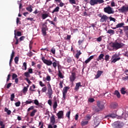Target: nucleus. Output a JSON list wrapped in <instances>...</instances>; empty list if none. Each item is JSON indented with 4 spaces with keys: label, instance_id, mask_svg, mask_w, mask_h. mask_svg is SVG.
<instances>
[{
    "label": "nucleus",
    "instance_id": "680f3d73",
    "mask_svg": "<svg viewBox=\"0 0 128 128\" xmlns=\"http://www.w3.org/2000/svg\"><path fill=\"white\" fill-rule=\"evenodd\" d=\"M14 51L12 50V54H11V56H10V58H14Z\"/></svg>",
    "mask_w": 128,
    "mask_h": 128
},
{
    "label": "nucleus",
    "instance_id": "774afa93",
    "mask_svg": "<svg viewBox=\"0 0 128 128\" xmlns=\"http://www.w3.org/2000/svg\"><path fill=\"white\" fill-rule=\"evenodd\" d=\"M118 30H119V32L120 34H124V32H122V30L119 28L118 29Z\"/></svg>",
    "mask_w": 128,
    "mask_h": 128
},
{
    "label": "nucleus",
    "instance_id": "3c124183",
    "mask_svg": "<svg viewBox=\"0 0 128 128\" xmlns=\"http://www.w3.org/2000/svg\"><path fill=\"white\" fill-rule=\"evenodd\" d=\"M88 102H94V98H89L88 99Z\"/></svg>",
    "mask_w": 128,
    "mask_h": 128
},
{
    "label": "nucleus",
    "instance_id": "0eeeda50",
    "mask_svg": "<svg viewBox=\"0 0 128 128\" xmlns=\"http://www.w3.org/2000/svg\"><path fill=\"white\" fill-rule=\"evenodd\" d=\"M119 12H121L122 14H124L126 12H128V6H122L118 10Z\"/></svg>",
    "mask_w": 128,
    "mask_h": 128
},
{
    "label": "nucleus",
    "instance_id": "49530a36",
    "mask_svg": "<svg viewBox=\"0 0 128 128\" xmlns=\"http://www.w3.org/2000/svg\"><path fill=\"white\" fill-rule=\"evenodd\" d=\"M14 62H15V64H18V56L15 57Z\"/></svg>",
    "mask_w": 128,
    "mask_h": 128
},
{
    "label": "nucleus",
    "instance_id": "7c9ffc66",
    "mask_svg": "<svg viewBox=\"0 0 128 128\" xmlns=\"http://www.w3.org/2000/svg\"><path fill=\"white\" fill-rule=\"evenodd\" d=\"M107 34H114V30L110 29L108 30Z\"/></svg>",
    "mask_w": 128,
    "mask_h": 128
},
{
    "label": "nucleus",
    "instance_id": "6e6d98bb",
    "mask_svg": "<svg viewBox=\"0 0 128 128\" xmlns=\"http://www.w3.org/2000/svg\"><path fill=\"white\" fill-rule=\"evenodd\" d=\"M52 64H53V67L56 70V66H58V64L56 62H54L53 63H52Z\"/></svg>",
    "mask_w": 128,
    "mask_h": 128
},
{
    "label": "nucleus",
    "instance_id": "58836bf2",
    "mask_svg": "<svg viewBox=\"0 0 128 128\" xmlns=\"http://www.w3.org/2000/svg\"><path fill=\"white\" fill-rule=\"evenodd\" d=\"M102 36H100L99 38H96V40H97V42H102Z\"/></svg>",
    "mask_w": 128,
    "mask_h": 128
},
{
    "label": "nucleus",
    "instance_id": "79ce46f5",
    "mask_svg": "<svg viewBox=\"0 0 128 128\" xmlns=\"http://www.w3.org/2000/svg\"><path fill=\"white\" fill-rule=\"evenodd\" d=\"M104 60H106V62L110 60V56L108 54L106 55Z\"/></svg>",
    "mask_w": 128,
    "mask_h": 128
},
{
    "label": "nucleus",
    "instance_id": "20e7f679",
    "mask_svg": "<svg viewBox=\"0 0 128 128\" xmlns=\"http://www.w3.org/2000/svg\"><path fill=\"white\" fill-rule=\"evenodd\" d=\"M104 10L106 14H114V10L112 8V7L110 6L104 8Z\"/></svg>",
    "mask_w": 128,
    "mask_h": 128
},
{
    "label": "nucleus",
    "instance_id": "f3484780",
    "mask_svg": "<svg viewBox=\"0 0 128 128\" xmlns=\"http://www.w3.org/2000/svg\"><path fill=\"white\" fill-rule=\"evenodd\" d=\"M48 96L49 98H52V94H54V92L52 91V89L51 88H49L48 89Z\"/></svg>",
    "mask_w": 128,
    "mask_h": 128
},
{
    "label": "nucleus",
    "instance_id": "2f4dec72",
    "mask_svg": "<svg viewBox=\"0 0 128 128\" xmlns=\"http://www.w3.org/2000/svg\"><path fill=\"white\" fill-rule=\"evenodd\" d=\"M88 124V121H82L81 122V126H86Z\"/></svg>",
    "mask_w": 128,
    "mask_h": 128
},
{
    "label": "nucleus",
    "instance_id": "69168bd1",
    "mask_svg": "<svg viewBox=\"0 0 128 128\" xmlns=\"http://www.w3.org/2000/svg\"><path fill=\"white\" fill-rule=\"evenodd\" d=\"M50 76H46V80H48V82H50Z\"/></svg>",
    "mask_w": 128,
    "mask_h": 128
},
{
    "label": "nucleus",
    "instance_id": "09e8293b",
    "mask_svg": "<svg viewBox=\"0 0 128 128\" xmlns=\"http://www.w3.org/2000/svg\"><path fill=\"white\" fill-rule=\"evenodd\" d=\"M34 106H31L30 108H29L28 109L27 111L28 112H30V110H34Z\"/></svg>",
    "mask_w": 128,
    "mask_h": 128
},
{
    "label": "nucleus",
    "instance_id": "a19ab883",
    "mask_svg": "<svg viewBox=\"0 0 128 128\" xmlns=\"http://www.w3.org/2000/svg\"><path fill=\"white\" fill-rule=\"evenodd\" d=\"M14 94H12L10 96V100L14 102Z\"/></svg>",
    "mask_w": 128,
    "mask_h": 128
},
{
    "label": "nucleus",
    "instance_id": "473e14b6",
    "mask_svg": "<svg viewBox=\"0 0 128 128\" xmlns=\"http://www.w3.org/2000/svg\"><path fill=\"white\" fill-rule=\"evenodd\" d=\"M58 106V102H56V100L54 101V104H53V108H54V110H56V108Z\"/></svg>",
    "mask_w": 128,
    "mask_h": 128
},
{
    "label": "nucleus",
    "instance_id": "f03ea898",
    "mask_svg": "<svg viewBox=\"0 0 128 128\" xmlns=\"http://www.w3.org/2000/svg\"><path fill=\"white\" fill-rule=\"evenodd\" d=\"M46 24L47 22H46L42 24V32L44 36H46V30H48V26H46Z\"/></svg>",
    "mask_w": 128,
    "mask_h": 128
},
{
    "label": "nucleus",
    "instance_id": "e433bc0d",
    "mask_svg": "<svg viewBox=\"0 0 128 128\" xmlns=\"http://www.w3.org/2000/svg\"><path fill=\"white\" fill-rule=\"evenodd\" d=\"M26 54L28 56H30V58H32V56H34V54H32V52L31 51L28 52Z\"/></svg>",
    "mask_w": 128,
    "mask_h": 128
},
{
    "label": "nucleus",
    "instance_id": "a878e982",
    "mask_svg": "<svg viewBox=\"0 0 128 128\" xmlns=\"http://www.w3.org/2000/svg\"><path fill=\"white\" fill-rule=\"evenodd\" d=\"M4 111L5 112H6L7 114H8V116H10V114H12V111H10V110H9L8 108H5L4 109Z\"/></svg>",
    "mask_w": 128,
    "mask_h": 128
},
{
    "label": "nucleus",
    "instance_id": "e2e57ef3",
    "mask_svg": "<svg viewBox=\"0 0 128 128\" xmlns=\"http://www.w3.org/2000/svg\"><path fill=\"white\" fill-rule=\"evenodd\" d=\"M0 126H6V125H4V124L2 121H0Z\"/></svg>",
    "mask_w": 128,
    "mask_h": 128
},
{
    "label": "nucleus",
    "instance_id": "ddd939ff",
    "mask_svg": "<svg viewBox=\"0 0 128 128\" xmlns=\"http://www.w3.org/2000/svg\"><path fill=\"white\" fill-rule=\"evenodd\" d=\"M128 113H123L122 114V116H118V118L119 120H120L122 118H124V120H128Z\"/></svg>",
    "mask_w": 128,
    "mask_h": 128
},
{
    "label": "nucleus",
    "instance_id": "f704fd0d",
    "mask_svg": "<svg viewBox=\"0 0 128 128\" xmlns=\"http://www.w3.org/2000/svg\"><path fill=\"white\" fill-rule=\"evenodd\" d=\"M24 76L26 78H30V73L28 72H25L24 73Z\"/></svg>",
    "mask_w": 128,
    "mask_h": 128
},
{
    "label": "nucleus",
    "instance_id": "052dcab7",
    "mask_svg": "<svg viewBox=\"0 0 128 128\" xmlns=\"http://www.w3.org/2000/svg\"><path fill=\"white\" fill-rule=\"evenodd\" d=\"M16 106H20V102H18L15 103Z\"/></svg>",
    "mask_w": 128,
    "mask_h": 128
},
{
    "label": "nucleus",
    "instance_id": "72a5a7b5",
    "mask_svg": "<svg viewBox=\"0 0 128 128\" xmlns=\"http://www.w3.org/2000/svg\"><path fill=\"white\" fill-rule=\"evenodd\" d=\"M82 54V52H80V50L79 52H78L76 54V58H80V56Z\"/></svg>",
    "mask_w": 128,
    "mask_h": 128
},
{
    "label": "nucleus",
    "instance_id": "393cba45",
    "mask_svg": "<svg viewBox=\"0 0 128 128\" xmlns=\"http://www.w3.org/2000/svg\"><path fill=\"white\" fill-rule=\"evenodd\" d=\"M26 10H28V12H32V5H29L28 7L26 8Z\"/></svg>",
    "mask_w": 128,
    "mask_h": 128
},
{
    "label": "nucleus",
    "instance_id": "39448f33",
    "mask_svg": "<svg viewBox=\"0 0 128 128\" xmlns=\"http://www.w3.org/2000/svg\"><path fill=\"white\" fill-rule=\"evenodd\" d=\"M98 16L101 18L100 19V22H106V20H108V16L104 14L103 16H102L100 14H98Z\"/></svg>",
    "mask_w": 128,
    "mask_h": 128
},
{
    "label": "nucleus",
    "instance_id": "9d476101",
    "mask_svg": "<svg viewBox=\"0 0 128 128\" xmlns=\"http://www.w3.org/2000/svg\"><path fill=\"white\" fill-rule=\"evenodd\" d=\"M112 126L114 128H122V125L120 122L118 121L115 122L114 124H112Z\"/></svg>",
    "mask_w": 128,
    "mask_h": 128
},
{
    "label": "nucleus",
    "instance_id": "5fc2aeb1",
    "mask_svg": "<svg viewBox=\"0 0 128 128\" xmlns=\"http://www.w3.org/2000/svg\"><path fill=\"white\" fill-rule=\"evenodd\" d=\"M66 62H68V64L72 62V58L68 57L66 59Z\"/></svg>",
    "mask_w": 128,
    "mask_h": 128
},
{
    "label": "nucleus",
    "instance_id": "603ef678",
    "mask_svg": "<svg viewBox=\"0 0 128 128\" xmlns=\"http://www.w3.org/2000/svg\"><path fill=\"white\" fill-rule=\"evenodd\" d=\"M16 36H22V32L18 31L16 32Z\"/></svg>",
    "mask_w": 128,
    "mask_h": 128
},
{
    "label": "nucleus",
    "instance_id": "c03bdc74",
    "mask_svg": "<svg viewBox=\"0 0 128 128\" xmlns=\"http://www.w3.org/2000/svg\"><path fill=\"white\" fill-rule=\"evenodd\" d=\"M69 2L71 4H76V0H69Z\"/></svg>",
    "mask_w": 128,
    "mask_h": 128
},
{
    "label": "nucleus",
    "instance_id": "f8f14e48",
    "mask_svg": "<svg viewBox=\"0 0 128 128\" xmlns=\"http://www.w3.org/2000/svg\"><path fill=\"white\" fill-rule=\"evenodd\" d=\"M76 72H72V73L71 76H70V82H74V80H76Z\"/></svg>",
    "mask_w": 128,
    "mask_h": 128
},
{
    "label": "nucleus",
    "instance_id": "c85d7f7f",
    "mask_svg": "<svg viewBox=\"0 0 128 128\" xmlns=\"http://www.w3.org/2000/svg\"><path fill=\"white\" fill-rule=\"evenodd\" d=\"M120 92L122 94H126V88H122L120 90Z\"/></svg>",
    "mask_w": 128,
    "mask_h": 128
},
{
    "label": "nucleus",
    "instance_id": "13d9d810",
    "mask_svg": "<svg viewBox=\"0 0 128 128\" xmlns=\"http://www.w3.org/2000/svg\"><path fill=\"white\" fill-rule=\"evenodd\" d=\"M51 52L53 54H56V48H52L51 50Z\"/></svg>",
    "mask_w": 128,
    "mask_h": 128
},
{
    "label": "nucleus",
    "instance_id": "c9c22d12",
    "mask_svg": "<svg viewBox=\"0 0 128 128\" xmlns=\"http://www.w3.org/2000/svg\"><path fill=\"white\" fill-rule=\"evenodd\" d=\"M66 116L70 120V111H68L66 113Z\"/></svg>",
    "mask_w": 128,
    "mask_h": 128
},
{
    "label": "nucleus",
    "instance_id": "1a4fd4ad",
    "mask_svg": "<svg viewBox=\"0 0 128 128\" xmlns=\"http://www.w3.org/2000/svg\"><path fill=\"white\" fill-rule=\"evenodd\" d=\"M116 28H124V30L126 32V30H128V26H124V22L118 23L116 25Z\"/></svg>",
    "mask_w": 128,
    "mask_h": 128
},
{
    "label": "nucleus",
    "instance_id": "4be33fe9",
    "mask_svg": "<svg viewBox=\"0 0 128 128\" xmlns=\"http://www.w3.org/2000/svg\"><path fill=\"white\" fill-rule=\"evenodd\" d=\"M38 110L36 109H34L30 114V116L34 118L36 116V113L37 112Z\"/></svg>",
    "mask_w": 128,
    "mask_h": 128
},
{
    "label": "nucleus",
    "instance_id": "5701e85b",
    "mask_svg": "<svg viewBox=\"0 0 128 128\" xmlns=\"http://www.w3.org/2000/svg\"><path fill=\"white\" fill-rule=\"evenodd\" d=\"M108 117L112 118H116V114H109L106 116V118H108Z\"/></svg>",
    "mask_w": 128,
    "mask_h": 128
},
{
    "label": "nucleus",
    "instance_id": "4c0bfd02",
    "mask_svg": "<svg viewBox=\"0 0 128 128\" xmlns=\"http://www.w3.org/2000/svg\"><path fill=\"white\" fill-rule=\"evenodd\" d=\"M28 86L27 87L25 86L24 88L22 90V92H23L24 94H26V92H28Z\"/></svg>",
    "mask_w": 128,
    "mask_h": 128
},
{
    "label": "nucleus",
    "instance_id": "b1692460",
    "mask_svg": "<svg viewBox=\"0 0 128 128\" xmlns=\"http://www.w3.org/2000/svg\"><path fill=\"white\" fill-rule=\"evenodd\" d=\"M114 94L115 96H116L118 98H120V94L118 90H116L114 91Z\"/></svg>",
    "mask_w": 128,
    "mask_h": 128
},
{
    "label": "nucleus",
    "instance_id": "4d7b16f0",
    "mask_svg": "<svg viewBox=\"0 0 128 128\" xmlns=\"http://www.w3.org/2000/svg\"><path fill=\"white\" fill-rule=\"evenodd\" d=\"M29 74H32L34 72L32 71V68H28V72Z\"/></svg>",
    "mask_w": 128,
    "mask_h": 128
},
{
    "label": "nucleus",
    "instance_id": "37998d69",
    "mask_svg": "<svg viewBox=\"0 0 128 128\" xmlns=\"http://www.w3.org/2000/svg\"><path fill=\"white\" fill-rule=\"evenodd\" d=\"M64 84V82H62V81H60V84H59V88H63V86H62V84Z\"/></svg>",
    "mask_w": 128,
    "mask_h": 128
},
{
    "label": "nucleus",
    "instance_id": "aec40b11",
    "mask_svg": "<svg viewBox=\"0 0 128 128\" xmlns=\"http://www.w3.org/2000/svg\"><path fill=\"white\" fill-rule=\"evenodd\" d=\"M118 104L116 102H113L110 104L111 108H114V110L118 108Z\"/></svg>",
    "mask_w": 128,
    "mask_h": 128
},
{
    "label": "nucleus",
    "instance_id": "cd10ccee",
    "mask_svg": "<svg viewBox=\"0 0 128 128\" xmlns=\"http://www.w3.org/2000/svg\"><path fill=\"white\" fill-rule=\"evenodd\" d=\"M60 12V7L56 6L52 12V14H54V12Z\"/></svg>",
    "mask_w": 128,
    "mask_h": 128
},
{
    "label": "nucleus",
    "instance_id": "7ed1b4c3",
    "mask_svg": "<svg viewBox=\"0 0 128 128\" xmlns=\"http://www.w3.org/2000/svg\"><path fill=\"white\" fill-rule=\"evenodd\" d=\"M104 0H90L89 4L90 6H94L98 4H104Z\"/></svg>",
    "mask_w": 128,
    "mask_h": 128
},
{
    "label": "nucleus",
    "instance_id": "a211bd4d",
    "mask_svg": "<svg viewBox=\"0 0 128 128\" xmlns=\"http://www.w3.org/2000/svg\"><path fill=\"white\" fill-rule=\"evenodd\" d=\"M104 54H101L97 58L98 62H99L100 60H102V62H104Z\"/></svg>",
    "mask_w": 128,
    "mask_h": 128
},
{
    "label": "nucleus",
    "instance_id": "8fccbe9b",
    "mask_svg": "<svg viewBox=\"0 0 128 128\" xmlns=\"http://www.w3.org/2000/svg\"><path fill=\"white\" fill-rule=\"evenodd\" d=\"M20 18H16V24L18 25V24H22V23H21V22H20Z\"/></svg>",
    "mask_w": 128,
    "mask_h": 128
},
{
    "label": "nucleus",
    "instance_id": "864d4df0",
    "mask_svg": "<svg viewBox=\"0 0 128 128\" xmlns=\"http://www.w3.org/2000/svg\"><path fill=\"white\" fill-rule=\"evenodd\" d=\"M18 78V75L15 74H13L12 76V80H14V78Z\"/></svg>",
    "mask_w": 128,
    "mask_h": 128
},
{
    "label": "nucleus",
    "instance_id": "c756f323",
    "mask_svg": "<svg viewBox=\"0 0 128 128\" xmlns=\"http://www.w3.org/2000/svg\"><path fill=\"white\" fill-rule=\"evenodd\" d=\"M48 14H42V20H46V18H48Z\"/></svg>",
    "mask_w": 128,
    "mask_h": 128
},
{
    "label": "nucleus",
    "instance_id": "423d86ee",
    "mask_svg": "<svg viewBox=\"0 0 128 128\" xmlns=\"http://www.w3.org/2000/svg\"><path fill=\"white\" fill-rule=\"evenodd\" d=\"M70 89V87L68 86H65L64 88L62 90V96L64 100H66V94H68V91Z\"/></svg>",
    "mask_w": 128,
    "mask_h": 128
},
{
    "label": "nucleus",
    "instance_id": "0e129e2a",
    "mask_svg": "<svg viewBox=\"0 0 128 128\" xmlns=\"http://www.w3.org/2000/svg\"><path fill=\"white\" fill-rule=\"evenodd\" d=\"M24 38H26V36H22L20 38V41L22 42V40H24Z\"/></svg>",
    "mask_w": 128,
    "mask_h": 128
},
{
    "label": "nucleus",
    "instance_id": "412c9836",
    "mask_svg": "<svg viewBox=\"0 0 128 128\" xmlns=\"http://www.w3.org/2000/svg\"><path fill=\"white\" fill-rule=\"evenodd\" d=\"M50 122L52 124H56V118H54V115H52L50 118Z\"/></svg>",
    "mask_w": 128,
    "mask_h": 128
},
{
    "label": "nucleus",
    "instance_id": "f257e3e1",
    "mask_svg": "<svg viewBox=\"0 0 128 128\" xmlns=\"http://www.w3.org/2000/svg\"><path fill=\"white\" fill-rule=\"evenodd\" d=\"M111 48H113L114 50H118L120 48H122V46H124V44L122 42H114L112 44H110Z\"/></svg>",
    "mask_w": 128,
    "mask_h": 128
},
{
    "label": "nucleus",
    "instance_id": "6e6552de",
    "mask_svg": "<svg viewBox=\"0 0 128 128\" xmlns=\"http://www.w3.org/2000/svg\"><path fill=\"white\" fill-rule=\"evenodd\" d=\"M42 60L43 62H44V64L47 66H52V62L50 60H46L44 56H42Z\"/></svg>",
    "mask_w": 128,
    "mask_h": 128
},
{
    "label": "nucleus",
    "instance_id": "ea45409f",
    "mask_svg": "<svg viewBox=\"0 0 128 128\" xmlns=\"http://www.w3.org/2000/svg\"><path fill=\"white\" fill-rule=\"evenodd\" d=\"M34 102V104H36V106H38L40 104V102H38V100H33Z\"/></svg>",
    "mask_w": 128,
    "mask_h": 128
},
{
    "label": "nucleus",
    "instance_id": "338daca9",
    "mask_svg": "<svg viewBox=\"0 0 128 128\" xmlns=\"http://www.w3.org/2000/svg\"><path fill=\"white\" fill-rule=\"evenodd\" d=\"M12 83H9L7 84L6 86V88H10L12 86Z\"/></svg>",
    "mask_w": 128,
    "mask_h": 128
},
{
    "label": "nucleus",
    "instance_id": "4468645a",
    "mask_svg": "<svg viewBox=\"0 0 128 128\" xmlns=\"http://www.w3.org/2000/svg\"><path fill=\"white\" fill-rule=\"evenodd\" d=\"M56 116L59 120H60V118H64V111H59L56 114Z\"/></svg>",
    "mask_w": 128,
    "mask_h": 128
},
{
    "label": "nucleus",
    "instance_id": "bb28decb",
    "mask_svg": "<svg viewBox=\"0 0 128 128\" xmlns=\"http://www.w3.org/2000/svg\"><path fill=\"white\" fill-rule=\"evenodd\" d=\"M80 82H78V83L76 84V86H75V90H78V89L80 88V86H82L80 85Z\"/></svg>",
    "mask_w": 128,
    "mask_h": 128
},
{
    "label": "nucleus",
    "instance_id": "2eb2a0df",
    "mask_svg": "<svg viewBox=\"0 0 128 128\" xmlns=\"http://www.w3.org/2000/svg\"><path fill=\"white\" fill-rule=\"evenodd\" d=\"M96 104H97V106H98V108L101 110H104V104H101L100 101V100L97 101Z\"/></svg>",
    "mask_w": 128,
    "mask_h": 128
},
{
    "label": "nucleus",
    "instance_id": "9b49d317",
    "mask_svg": "<svg viewBox=\"0 0 128 128\" xmlns=\"http://www.w3.org/2000/svg\"><path fill=\"white\" fill-rule=\"evenodd\" d=\"M116 54H114L112 57V60L111 61V64H116L118 60H120V58H116Z\"/></svg>",
    "mask_w": 128,
    "mask_h": 128
},
{
    "label": "nucleus",
    "instance_id": "dca6fc26",
    "mask_svg": "<svg viewBox=\"0 0 128 128\" xmlns=\"http://www.w3.org/2000/svg\"><path fill=\"white\" fill-rule=\"evenodd\" d=\"M102 74H104V71L98 70L97 72V74L96 75V76L94 77V79L96 80V79L100 78V76H102Z\"/></svg>",
    "mask_w": 128,
    "mask_h": 128
},
{
    "label": "nucleus",
    "instance_id": "a18cd8bd",
    "mask_svg": "<svg viewBox=\"0 0 128 128\" xmlns=\"http://www.w3.org/2000/svg\"><path fill=\"white\" fill-rule=\"evenodd\" d=\"M60 3L59 6L60 8H62V6H64V3H63L62 2V0H60V2H58Z\"/></svg>",
    "mask_w": 128,
    "mask_h": 128
},
{
    "label": "nucleus",
    "instance_id": "bf43d9fd",
    "mask_svg": "<svg viewBox=\"0 0 128 128\" xmlns=\"http://www.w3.org/2000/svg\"><path fill=\"white\" fill-rule=\"evenodd\" d=\"M24 66V70H26V68H26V66H27L26 62H24L23 63V66Z\"/></svg>",
    "mask_w": 128,
    "mask_h": 128
},
{
    "label": "nucleus",
    "instance_id": "6ab92c4d",
    "mask_svg": "<svg viewBox=\"0 0 128 128\" xmlns=\"http://www.w3.org/2000/svg\"><path fill=\"white\" fill-rule=\"evenodd\" d=\"M58 76H59L60 78H64V76L62 75V72H60V65H58Z\"/></svg>",
    "mask_w": 128,
    "mask_h": 128
},
{
    "label": "nucleus",
    "instance_id": "de8ad7c7",
    "mask_svg": "<svg viewBox=\"0 0 128 128\" xmlns=\"http://www.w3.org/2000/svg\"><path fill=\"white\" fill-rule=\"evenodd\" d=\"M47 90H48V88H46V86H44L42 88V92H46Z\"/></svg>",
    "mask_w": 128,
    "mask_h": 128
}]
</instances>
